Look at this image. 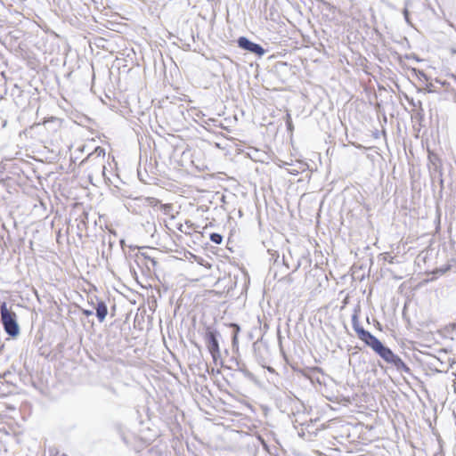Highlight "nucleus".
I'll list each match as a JSON object with an SVG mask.
<instances>
[{
  "instance_id": "1",
  "label": "nucleus",
  "mask_w": 456,
  "mask_h": 456,
  "mask_svg": "<svg viewBox=\"0 0 456 456\" xmlns=\"http://www.w3.org/2000/svg\"><path fill=\"white\" fill-rule=\"evenodd\" d=\"M359 308H354L352 315V326L358 338L367 346L370 347L384 362L393 366L398 372L411 375V368L403 359L395 354L390 347L386 346L380 339L361 326L359 322Z\"/></svg>"
},
{
  "instance_id": "2",
  "label": "nucleus",
  "mask_w": 456,
  "mask_h": 456,
  "mask_svg": "<svg viewBox=\"0 0 456 456\" xmlns=\"http://www.w3.org/2000/svg\"><path fill=\"white\" fill-rule=\"evenodd\" d=\"M1 321L4 331L11 338H16L20 335V328L17 321V314L14 311L7 306L6 302H2L0 305Z\"/></svg>"
},
{
  "instance_id": "3",
  "label": "nucleus",
  "mask_w": 456,
  "mask_h": 456,
  "mask_svg": "<svg viewBox=\"0 0 456 456\" xmlns=\"http://www.w3.org/2000/svg\"><path fill=\"white\" fill-rule=\"evenodd\" d=\"M204 332V340L208 351L216 354L217 355L220 349V339L222 338L221 333L213 326L206 325Z\"/></svg>"
},
{
  "instance_id": "4",
  "label": "nucleus",
  "mask_w": 456,
  "mask_h": 456,
  "mask_svg": "<svg viewBox=\"0 0 456 456\" xmlns=\"http://www.w3.org/2000/svg\"><path fill=\"white\" fill-rule=\"evenodd\" d=\"M236 42L239 48L253 53L257 57H262L266 53V50L260 44L251 41L247 37H239Z\"/></svg>"
},
{
  "instance_id": "5",
  "label": "nucleus",
  "mask_w": 456,
  "mask_h": 456,
  "mask_svg": "<svg viewBox=\"0 0 456 456\" xmlns=\"http://www.w3.org/2000/svg\"><path fill=\"white\" fill-rule=\"evenodd\" d=\"M229 362L231 364L228 366V369L240 371L247 379L253 383L256 384L258 382L256 377L247 368L246 363L238 357L232 356Z\"/></svg>"
},
{
  "instance_id": "6",
  "label": "nucleus",
  "mask_w": 456,
  "mask_h": 456,
  "mask_svg": "<svg viewBox=\"0 0 456 456\" xmlns=\"http://www.w3.org/2000/svg\"><path fill=\"white\" fill-rule=\"evenodd\" d=\"M95 310V315L100 322H102L108 314V306L104 300L95 297V302L92 299L89 303Z\"/></svg>"
},
{
  "instance_id": "7",
  "label": "nucleus",
  "mask_w": 456,
  "mask_h": 456,
  "mask_svg": "<svg viewBox=\"0 0 456 456\" xmlns=\"http://www.w3.org/2000/svg\"><path fill=\"white\" fill-rule=\"evenodd\" d=\"M229 327L232 329V347L234 353L239 351V334L240 326L236 322H231Z\"/></svg>"
},
{
  "instance_id": "8",
  "label": "nucleus",
  "mask_w": 456,
  "mask_h": 456,
  "mask_svg": "<svg viewBox=\"0 0 456 456\" xmlns=\"http://www.w3.org/2000/svg\"><path fill=\"white\" fill-rule=\"evenodd\" d=\"M17 376L13 371L6 370L3 374H0V382L6 383L12 387H16Z\"/></svg>"
},
{
  "instance_id": "9",
  "label": "nucleus",
  "mask_w": 456,
  "mask_h": 456,
  "mask_svg": "<svg viewBox=\"0 0 456 456\" xmlns=\"http://www.w3.org/2000/svg\"><path fill=\"white\" fill-rule=\"evenodd\" d=\"M210 355L212 357V360H213V362L216 366H221L223 368H227L228 369V365H225L224 363V361L222 359V354H221V351H218V354L217 355H216V354L214 353H210Z\"/></svg>"
},
{
  "instance_id": "10",
  "label": "nucleus",
  "mask_w": 456,
  "mask_h": 456,
  "mask_svg": "<svg viewBox=\"0 0 456 456\" xmlns=\"http://www.w3.org/2000/svg\"><path fill=\"white\" fill-rule=\"evenodd\" d=\"M141 256L148 261L146 266L149 270L151 269V265L153 268L157 266L158 261L154 257L150 256L147 253H141Z\"/></svg>"
},
{
  "instance_id": "11",
  "label": "nucleus",
  "mask_w": 456,
  "mask_h": 456,
  "mask_svg": "<svg viewBox=\"0 0 456 456\" xmlns=\"http://www.w3.org/2000/svg\"><path fill=\"white\" fill-rule=\"evenodd\" d=\"M411 3V0H404V8L403 9V12H402L403 15V18H404V20L409 25L411 24V20H410V12L408 10Z\"/></svg>"
},
{
  "instance_id": "12",
  "label": "nucleus",
  "mask_w": 456,
  "mask_h": 456,
  "mask_svg": "<svg viewBox=\"0 0 456 456\" xmlns=\"http://www.w3.org/2000/svg\"><path fill=\"white\" fill-rule=\"evenodd\" d=\"M406 100L411 106L418 108L419 112L422 113L424 111L421 101L415 102L413 98H410L408 96H406Z\"/></svg>"
},
{
  "instance_id": "13",
  "label": "nucleus",
  "mask_w": 456,
  "mask_h": 456,
  "mask_svg": "<svg viewBox=\"0 0 456 456\" xmlns=\"http://www.w3.org/2000/svg\"><path fill=\"white\" fill-rule=\"evenodd\" d=\"M209 239L213 243L219 245L223 242L224 238L223 235L218 232H212L209 235Z\"/></svg>"
},
{
  "instance_id": "14",
  "label": "nucleus",
  "mask_w": 456,
  "mask_h": 456,
  "mask_svg": "<svg viewBox=\"0 0 456 456\" xmlns=\"http://www.w3.org/2000/svg\"><path fill=\"white\" fill-rule=\"evenodd\" d=\"M49 124H53L52 128H53V130H56V126H59V118H57L55 117H50V118H45L44 125L48 126Z\"/></svg>"
},
{
  "instance_id": "15",
  "label": "nucleus",
  "mask_w": 456,
  "mask_h": 456,
  "mask_svg": "<svg viewBox=\"0 0 456 456\" xmlns=\"http://www.w3.org/2000/svg\"><path fill=\"white\" fill-rule=\"evenodd\" d=\"M285 124H286L287 131L289 133H292L294 130V126H293L291 115L289 112H287V114H286Z\"/></svg>"
},
{
  "instance_id": "16",
  "label": "nucleus",
  "mask_w": 456,
  "mask_h": 456,
  "mask_svg": "<svg viewBox=\"0 0 456 456\" xmlns=\"http://www.w3.org/2000/svg\"><path fill=\"white\" fill-rule=\"evenodd\" d=\"M411 71L418 77L419 79L428 80V76L423 70H420L416 68H412Z\"/></svg>"
},
{
  "instance_id": "17",
  "label": "nucleus",
  "mask_w": 456,
  "mask_h": 456,
  "mask_svg": "<svg viewBox=\"0 0 456 456\" xmlns=\"http://www.w3.org/2000/svg\"><path fill=\"white\" fill-rule=\"evenodd\" d=\"M7 93L6 82L4 78H0V99H2Z\"/></svg>"
},
{
  "instance_id": "18",
  "label": "nucleus",
  "mask_w": 456,
  "mask_h": 456,
  "mask_svg": "<svg viewBox=\"0 0 456 456\" xmlns=\"http://www.w3.org/2000/svg\"><path fill=\"white\" fill-rule=\"evenodd\" d=\"M93 154H96L98 157H100V156L104 157L105 156V150L102 147H101V146H97L94 149V152L89 154L87 158H90V156L93 155Z\"/></svg>"
},
{
  "instance_id": "19",
  "label": "nucleus",
  "mask_w": 456,
  "mask_h": 456,
  "mask_svg": "<svg viewBox=\"0 0 456 456\" xmlns=\"http://www.w3.org/2000/svg\"><path fill=\"white\" fill-rule=\"evenodd\" d=\"M450 269H451V265H444V266H441V267L437 268V269L436 270V273L444 274V273H447Z\"/></svg>"
},
{
  "instance_id": "20",
  "label": "nucleus",
  "mask_w": 456,
  "mask_h": 456,
  "mask_svg": "<svg viewBox=\"0 0 456 456\" xmlns=\"http://www.w3.org/2000/svg\"><path fill=\"white\" fill-rule=\"evenodd\" d=\"M383 4H386L387 7H388L389 9L391 10H397L396 6L392 4L391 2L387 1V0H380Z\"/></svg>"
},
{
  "instance_id": "21",
  "label": "nucleus",
  "mask_w": 456,
  "mask_h": 456,
  "mask_svg": "<svg viewBox=\"0 0 456 456\" xmlns=\"http://www.w3.org/2000/svg\"><path fill=\"white\" fill-rule=\"evenodd\" d=\"M81 311H82V314L87 317L94 314L93 309H81Z\"/></svg>"
},
{
  "instance_id": "22",
  "label": "nucleus",
  "mask_w": 456,
  "mask_h": 456,
  "mask_svg": "<svg viewBox=\"0 0 456 456\" xmlns=\"http://www.w3.org/2000/svg\"><path fill=\"white\" fill-rule=\"evenodd\" d=\"M162 208L164 209L165 213H167V211L172 208V206L170 204H165L163 205Z\"/></svg>"
},
{
  "instance_id": "23",
  "label": "nucleus",
  "mask_w": 456,
  "mask_h": 456,
  "mask_svg": "<svg viewBox=\"0 0 456 456\" xmlns=\"http://www.w3.org/2000/svg\"><path fill=\"white\" fill-rule=\"evenodd\" d=\"M406 58H407V59L412 58L413 60H415V61H420V59H419L416 54H412V55H406Z\"/></svg>"
},
{
  "instance_id": "24",
  "label": "nucleus",
  "mask_w": 456,
  "mask_h": 456,
  "mask_svg": "<svg viewBox=\"0 0 456 456\" xmlns=\"http://www.w3.org/2000/svg\"><path fill=\"white\" fill-rule=\"evenodd\" d=\"M300 262L298 261L295 268L293 269V272H296L300 267Z\"/></svg>"
},
{
  "instance_id": "25",
  "label": "nucleus",
  "mask_w": 456,
  "mask_h": 456,
  "mask_svg": "<svg viewBox=\"0 0 456 456\" xmlns=\"http://www.w3.org/2000/svg\"><path fill=\"white\" fill-rule=\"evenodd\" d=\"M282 262H283V264L287 266V268H289V265H288V264L286 263L284 256L282 257Z\"/></svg>"
},
{
  "instance_id": "26",
  "label": "nucleus",
  "mask_w": 456,
  "mask_h": 456,
  "mask_svg": "<svg viewBox=\"0 0 456 456\" xmlns=\"http://www.w3.org/2000/svg\"><path fill=\"white\" fill-rule=\"evenodd\" d=\"M6 125H7V120H4L3 121V127L6 126Z\"/></svg>"
},
{
  "instance_id": "27",
  "label": "nucleus",
  "mask_w": 456,
  "mask_h": 456,
  "mask_svg": "<svg viewBox=\"0 0 456 456\" xmlns=\"http://www.w3.org/2000/svg\"><path fill=\"white\" fill-rule=\"evenodd\" d=\"M279 65H281V66H287V62H280Z\"/></svg>"
},
{
  "instance_id": "28",
  "label": "nucleus",
  "mask_w": 456,
  "mask_h": 456,
  "mask_svg": "<svg viewBox=\"0 0 456 456\" xmlns=\"http://www.w3.org/2000/svg\"><path fill=\"white\" fill-rule=\"evenodd\" d=\"M102 244L105 245V238L102 239Z\"/></svg>"
},
{
  "instance_id": "29",
  "label": "nucleus",
  "mask_w": 456,
  "mask_h": 456,
  "mask_svg": "<svg viewBox=\"0 0 456 456\" xmlns=\"http://www.w3.org/2000/svg\"><path fill=\"white\" fill-rule=\"evenodd\" d=\"M257 343H254V348L256 349Z\"/></svg>"
}]
</instances>
